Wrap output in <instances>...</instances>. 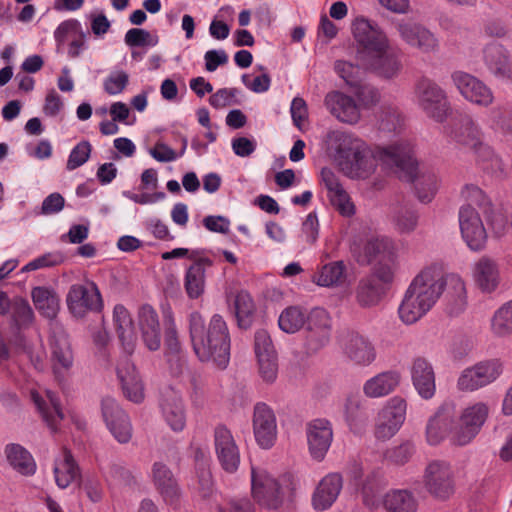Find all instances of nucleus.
Wrapping results in <instances>:
<instances>
[{
	"mask_svg": "<svg viewBox=\"0 0 512 512\" xmlns=\"http://www.w3.org/2000/svg\"><path fill=\"white\" fill-rule=\"evenodd\" d=\"M251 494L255 501L268 509H277L283 503V493L278 481L266 469L251 466Z\"/></svg>",
	"mask_w": 512,
	"mask_h": 512,
	"instance_id": "nucleus-8",
	"label": "nucleus"
},
{
	"mask_svg": "<svg viewBox=\"0 0 512 512\" xmlns=\"http://www.w3.org/2000/svg\"><path fill=\"white\" fill-rule=\"evenodd\" d=\"M252 422L257 444L262 449H270L277 439V420L274 411L265 403H257Z\"/></svg>",
	"mask_w": 512,
	"mask_h": 512,
	"instance_id": "nucleus-18",
	"label": "nucleus"
},
{
	"mask_svg": "<svg viewBox=\"0 0 512 512\" xmlns=\"http://www.w3.org/2000/svg\"><path fill=\"white\" fill-rule=\"evenodd\" d=\"M117 375L124 395L130 401L140 403L144 399L143 384L134 365L127 357L118 363Z\"/></svg>",
	"mask_w": 512,
	"mask_h": 512,
	"instance_id": "nucleus-33",
	"label": "nucleus"
},
{
	"mask_svg": "<svg viewBox=\"0 0 512 512\" xmlns=\"http://www.w3.org/2000/svg\"><path fill=\"white\" fill-rule=\"evenodd\" d=\"M50 349L55 373L69 370L73 365V353L67 334L62 329H54L50 338Z\"/></svg>",
	"mask_w": 512,
	"mask_h": 512,
	"instance_id": "nucleus-34",
	"label": "nucleus"
},
{
	"mask_svg": "<svg viewBox=\"0 0 512 512\" xmlns=\"http://www.w3.org/2000/svg\"><path fill=\"white\" fill-rule=\"evenodd\" d=\"M400 374L385 371L368 379L363 385V392L369 398H380L392 393L400 383Z\"/></svg>",
	"mask_w": 512,
	"mask_h": 512,
	"instance_id": "nucleus-39",
	"label": "nucleus"
},
{
	"mask_svg": "<svg viewBox=\"0 0 512 512\" xmlns=\"http://www.w3.org/2000/svg\"><path fill=\"white\" fill-rule=\"evenodd\" d=\"M10 310H12V319L18 327L28 326L34 319L32 308L23 298H16Z\"/></svg>",
	"mask_w": 512,
	"mask_h": 512,
	"instance_id": "nucleus-56",
	"label": "nucleus"
},
{
	"mask_svg": "<svg viewBox=\"0 0 512 512\" xmlns=\"http://www.w3.org/2000/svg\"><path fill=\"white\" fill-rule=\"evenodd\" d=\"M352 34L358 46L357 59L365 70L385 80L400 75L403 67L400 56L375 21L357 17L352 23Z\"/></svg>",
	"mask_w": 512,
	"mask_h": 512,
	"instance_id": "nucleus-2",
	"label": "nucleus"
},
{
	"mask_svg": "<svg viewBox=\"0 0 512 512\" xmlns=\"http://www.w3.org/2000/svg\"><path fill=\"white\" fill-rule=\"evenodd\" d=\"M414 451L415 448L413 443L405 441L397 446L387 449L384 453V457L393 464L403 465L410 460Z\"/></svg>",
	"mask_w": 512,
	"mask_h": 512,
	"instance_id": "nucleus-57",
	"label": "nucleus"
},
{
	"mask_svg": "<svg viewBox=\"0 0 512 512\" xmlns=\"http://www.w3.org/2000/svg\"><path fill=\"white\" fill-rule=\"evenodd\" d=\"M438 25L443 32L451 37H462L468 31L458 17L447 13L440 15Z\"/></svg>",
	"mask_w": 512,
	"mask_h": 512,
	"instance_id": "nucleus-61",
	"label": "nucleus"
},
{
	"mask_svg": "<svg viewBox=\"0 0 512 512\" xmlns=\"http://www.w3.org/2000/svg\"><path fill=\"white\" fill-rule=\"evenodd\" d=\"M92 151V146L88 141L79 142L70 152L66 168L72 171L87 162Z\"/></svg>",
	"mask_w": 512,
	"mask_h": 512,
	"instance_id": "nucleus-60",
	"label": "nucleus"
},
{
	"mask_svg": "<svg viewBox=\"0 0 512 512\" xmlns=\"http://www.w3.org/2000/svg\"><path fill=\"white\" fill-rule=\"evenodd\" d=\"M165 322V343L172 353H178L180 344L178 341L177 329L174 321V316L170 310L164 312Z\"/></svg>",
	"mask_w": 512,
	"mask_h": 512,
	"instance_id": "nucleus-64",
	"label": "nucleus"
},
{
	"mask_svg": "<svg viewBox=\"0 0 512 512\" xmlns=\"http://www.w3.org/2000/svg\"><path fill=\"white\" fill-rule=\"evenodd\" d=\"M472 276L475 285L483 293L494 292L501 283L499 264L488 256H482L474 263Z\"/></svg>",
	"mask_w": 512,
	"mask_h": 512,
	"instance_id": "nucleus-26",
	"label": "nucleus"
},
{
	"mask_svg": "<svg viewBox=\"0 0 512 512\" xmlns=\"http://www.w3.org/2000/svg\"><path fill=\"white\" fill-rule=\"evenodd\" d=\"M163 419L174 432H181L186 427V411L182 397L173 390L163 395L160 403Z\"/></svg>",
	"mask_w": 512,
	"mask_h": 512,
	"instance_id": "nucleus-30",
	"label": "nucleus"
},
{
	"mask_svg": "<svg viewBox=\"0 0 512 512\" xmlns=\"http://www.w3.org/2000/svg\"><path fill=\"white\" fill-rule=\"evenodd\" d=\"M213 265L212 260L206 257L196 259L190 265L184 277V288L189 298H199L205 290V271Z\"/></svg>",
	"mask_w": 512,
	"mask_h": 512,
	"instance_id": "nucleus-38",
	"label": "nucleus"
},
{
	"mask_svg": "<svg viewBox=\"0 0 512 512\" xmlns=\"http://www.w3.org/2000/svg\"><path fill=\"white\" fill-rule=\"evenodd\" d=\"M397 256L393 255L391 258L381 259L375 263L372 268V272L368 278H374L373 280L381 284L384 288L390 285L395 277L397 269Z\"/></svg>",
	"mask_w": 512,
	"mask_h": 512,
	"instance_id": "nucleus-52",
	"label": "nucleus"
},
{
	"mask_svg": "<svg viewBox=\"0 0 512 512\" xmlns=\"http://www.w3.org/2000/svg\"><path fill=\"white\" fill-rule=\"evenodd\" d=\"M412 160L415 165V175L408 182H415V189L418 199L423 203H429L434 198L438 187L439 179L434 173H422L418 175L417 162L412 156ZM407 181V179H404Z\"/></svg>",
	"mask_w": 512,
	"mask_h": 512,
	"instance_id": "nucleus-46",
	"label": "nucleus"
},
{
	"mask_svg": "<svg viewBox=\"0 0 512 512\" xmlns=\"http://www.w3.org/2000/svg\"><path fill=\"white\" fill-rule=\"evenodd\" d=\"M63 261L64 256L62 253L58 251L48 252L28 262L22 267L21 271L30 272L38 269L50 268L62 264Z\"/></svg>",
	"mask_w": 512,
	"mask_h": 512,
	"instance_id": "nucleus-58",
	"label": "nucleus"
},
{
	"mask_svg": "<svg viewBox=\"0 0 512 512\" xmlns=\"http://www.w3.org/2000/svg\"><path fill=\"white\" fill-rule=\"evenodd\" d=\"M214 446L223 469L230 473L235 472L240 464V453L231 431L226 426L215 427Z\"/></svg>",
	"mask_w": 512,
	"mask_h": 512,
	"instance_id": "nucleus-23",
	"label": "nucleus"
},
{
	"mask_svg": "<svg viewBox=\"0 0 512 512\" xmlns=\"http://www.w3.org/2000/svg\"><path fill=\"white\" fill-rule=\"evenodd\" d=\"M483 62L493 77L512 84V59L503 44H487L483 49Z\"/></svg>",
	"mask_w": 512,
	"mask_h": 512,
	"instance_id": "nucleus-22",
	"label": "nucleus"
},
{
	"mask_svg": "<svg viewBox=\"0 0 512 512\" xmlns=\"http://www.w3.org/2000/svg\"><path fill=\"white\" fill-rule=\"evenodd\" d=\"M490 126L497 131H512V108L508 105H498L489 111Z\"/></svg>",
	"mask_w": 512,
	"mask_h": 512,
	"instance_id": "nucleus-54",
	"label": "nucleus"
},
{
	"mask_svg": "<svg viewBox=\"0 0 512 512\" xmlns=\"http://www.w3.org/2000/svg\"><path fill=\"white\" fill-rule=\"evenodd\" d=\"M31 297L39 313L48 319H54L60 309V300L57 293L45 286L32 289Z\"/></svg>",
	"mask_w": 512,
	"mask_h": 512,
	"instance_id": "nucleus-42",
	"label": "nucleus"
},
{
	"mask_svg": "<svg viewBox=\"0 0 512 512\" xmlns=\"http://www.w3.org/2000/svg\"><path fill=\"white\" fill-rule=\"evenodd\" d=\"M153 482L167 504L174 505L181 496L177 480L171 470L161 462H155L152 467Z\"/></svg>",
	"mask_w": 512,
	"mask_h": 512,
	"instance_id": "nucleus-35",
	"label": "nucleus"
},
{
	"mask_svg": "<svg viewBox=\"0 0 512 512\" xmlns=\"http://www.w3.org/2000/svg\"><path fill=\"white\" fill-rule=\"evenodd\" d=\"M113 325L125 352L131 354L136 345L134 324L129 311L121 304L113 309Z\"/></svg>",
	"mask_w": 512,
	"mask_h": 512,
	"instance_id": "nucleus-37",
	"label": "nucleus"
},
{
	"mask_svg": "<svg viewBox=\"0 0 512 512\" xmlns=\"http://www.w3.org/2000/svg\"><path fill=\"white\" fill-rule=\"evenodd\" d=\"M459 226L463 240L473 251L482 250L487 242V233L479 213L470 205L459 210Z\"/></svg>",
	"mask_w": 512,
	"mask_h": 512,
	"instance_id": "nucleus-15",
	"label": "nucleus"
},
{
	"mask_svg": "<svg viewBox=\"0 0 512 512\" xmlns=\"http://www.w3.org/2000/svg\"><path fill=\"white\" fill-rule=\"evenodd\" d=\"M189 332L193 349L201 361H212L224 369L230 360V334L226 321L214 314L207 326L199 312L189 316Z\"/></svg>",
	"mask_w": 512,
	"mask_h": 512,
	"instance_id": "nucleus-3",
	"label": "nucleus"
},
{
	"mask_svg": "<svg viewBox=\"0 0 512 512\" xmlns=\"http://www.w3.org/2000/svg\"><path fill=\"white\" fill-rule=\"evenodd\" d=\"M326 143L337 152L341 171L351 179L369 178L378 162L400 179L411 180L415 175L412 144L406 139L379 147L376 154L360 139L338 130L326 134Z\"/></svg>",
	"mask_w": 512,
	"mask_h": 512,
	"instance_id": "nucleus-1",
	"label": "nucleus"
},
{
	"mask_svg": "<svg viewBox=\"0 0 512 512\" xmlns=\"http://www.w3.org/2000/svg\"><path fill=\"white\" fill-rule=\"evenodd\" d=\"M407 402L395 396L390 398L378 412L374 435L379 440L392 438L402 427L406 419Z\"/></svg>",
	"mask_w": 512,
	"mask_h": 512,
	"instance_id": "nucleus-9",
	"label": "nucleus"
},
{
	"mask_svg": "<svg viewBox=\"0 0 512 512\" xmlns=\"http://www.w3.org/2000/svg\"><path fill=\"white\" fill-rule=\"evenodd\" d=\"M413 386L423 399H431L435 395V373L430 362L424 358H416L411 366Z\"/></svg>",
	"mask_w": 512,
	"mask_h": 512,
	"instance_id": "nucleus-31",
	"label": "nucleus"
},
{
	"mask_svg": "<svg viewBox=\"0 0 512 512\" xmlns=\"http://www.w3.org/2000/svg\"><path fill=\"white\" fill-rule=\"evenodd\" d=\"M394 27L401 41L407 46L423 54H435L439 51L440 41L437 35L425 25L400 19L394 23Z\"/></svg>",
	"mask_w": 512,
	"mask_h": 512,
	"instance_id": "nucleus-7",
	"label": "nucleus"
},
{
	"mask_svg": "<svg viewBox=\"0 0 512 512\" xmlns=\"http://www.w3.org/2000/svg\"><path fill=\"white\" fill-rule=\"evenodd\" d=\"M373 279L365 277L360 280L357 286L356 300L361 307L369 308L376 306L385 294V288Z\"/></svg>",
	"mask_w": 512,
	"mask_h": 512,
	"instance_id": "nucleus-44",
	"label": "nucleus"
},
{
	"mask_svg": "<svg viewBox=\"0 0 512 512\" xmlns=\"http://www.w3.org/2000/svg\"><path fill=\"white\" fill-rule=\"evenodd\" d=\"M305 433L310 456L322 461L333 441L332 424L324 418L313 419L306 424Z\"/></svg>",
	"mask_w": 512,
	"mask_h": 512,
	"instance_id": "nucleus-17",
	"label": "nucleus"
},
{
	"mask_svg": "<svg viewBox=\"0 0 512 512\" xmlns=\"http://www.w3.org/2000/svg\"><path fill=\"white\" fill-rule=\"evenodd\" d=\"M342 351L346 360L353 366L367 367L376 359V349L365 336L352 333L342 342Z\"/></svg>",
	"mask_w": 512,
	"mask_h": 512,
	"instance_id": "nucleus-21",
	"label": "nucleus"
},
{
	"mask_svg": "<svg viewBox=\"0 0 512 512\" xmlns=\"http://www.w3.org/2000/svg\"><path fill=\"white\" fill-rule=\"evenodd\" d=\"M491 332L500 338L512 336V300L502 304L493 314Z\"/></svg>",
	"mask_w": 512,
	"mask_h": 512,
	"instance_id": "nucleus-49",
	"label": "nucleus"
},
{
	"mask_svg": "<svg viewBox=\"0 0 512 512\" xmlns=\"http://www.w3.org/2000/svg\"><path fill=\"white\" fill-rule=\"evenodd\" d=\"M402 123L401 114L395 107H382L379 113V129L382 131H396Z\"/></svg>",
	"mask_w": 512,
	"mask_h": 512,
	"instance_id": "nucleus-62",
	"label": "nucleus"
},
{
	"mask_svg": "<svg viewBox=\"0 0 512 512\" xmlns=\"http://www.w3.org/2000/svg\"><path fill=\"white\" fill-rule=\"evenodd\" d=\"M138 326L145 346L156 351L161 345V327L156 310L148 305H142L138 311Z\"/></svg>",
	"mask_w": 512,
	"mask_h": 512,
	"instance_id": "nucleus-28",
	"label": "nucleus"
},
{
	"mask_svg": "<svg viewBox=\"0 0 512 512\" xmlns=\"http://www.w3.org/2000/svg\"><path fill=\"white\" fill-rule=\"evenodd\" d=\"M82 24L77 19H68L61 22L55 29L53 36L57 47H62L66 42L81 36L84 33Z\"/></svg>",
	"mask_w": 512,
	"mask_h": 512,
	"instance_id": "nucleus-53",
	"label": "nucleus"
},
{
	"mask_svg": "<svg viewBox=\"0 0 512 512\" xmlns=\"http://www.w3.org/2000/svg\"><path fill=\"white\" fill-rule=\"evenodd\" d=\"M321 181L327 190V196L331 205L344 217H351L355 214V205L340 182L339 177L330 169L321 170Z\"/></svg>",
	"mask_w": 512,
	"mask_h": 512,
	"instance_id": "nucleus-24",
	"label": "nucleus"
},
{
	"mask_svg": "<svg viewBox=\"0 0 512 512\" xmlns=\"http://www.w3.org/2000/svg\"><path fill=\"white\" fill-rule=\"evenodd\" d=\"M383 505L387 512H416L417 500L407 490H392L383 499Z\"/></svg>",
	"mask_w": 512,
	"mask_h": 512,
	"instance_id": "nucleus-45",
	"label": "nucleus"
},
{
	"mask_svg": "<svg viewBox=\"0 0 512 512\" xmlns=\"http://www.w3.org/2000/svg\"><path fill=\"white\" fill-rule=\"evenodd\" d=\"M102 416L113 437L122 444L132 438V425L127 414L115 399L106 397L102 400Z\"/></svg>",
	"mask_w": 512,
	"mask_h": 512,
	"instance_id": "nucleus-19",
	"label": "nucleus"
},
{
	"mask_svg": "<svg viewBox=\"0 0 512 512\" xmlns=\"http://www.w3.org/2000/svg\"><path fill=\"white\" fill-rule=\"evenodd\" d=\"M345 419L353 433L361 434L368 425L369 416L358 401L349 399L345 405Z\"/></svg>",
	"mask_w": 512,
	"mask_h": 512,
	"instance_id": "nucleus-50",
	"label": "nucleus"
},
{
	"mask_svg": "<svg viewBox=\"0 0 512 512\" xmlns=\"http://www.w3.org/2000/svg\"><path fill=\"white\" fill-rule=\"evenodd\" d=\"M328 111L340 122L355 125L361 119V112L355 100L342 92H329L324 99Z\"/></svg>",
	"mask_w": 512,
	"mask_h": 512,
	"instance_id": "nucleus-25",
	"label": "nucleus"
},
{
	"mask_svg": "<svg viewBox=\"0 0 512 512\" xmlns=\"http://www.w3.org/2000/svg\"><path fill=\"white\" fill-rule=\"evenodd\" d=\"M128 81L129 76L125 71L111 72L104 80V90L109 95L120 94L126 88Z\"/></svg>",
	"mask_w": 512,
	"mask_h": 512,
	"instance_id": "nucleus-63",
	"label": "nucleus"
},
{
	"mask_svg": "<svg viewBox=\"0 0 512 512\" xmlns=\"http://www.w3.org/2000/svg\"><path fill=\"white\" fill-rule=\"evenodd\" d=\"M66 303L69 311L77 318H82L89 311L99 310L102 307L100 291L93 281L73 284L67 293Z\"/></svg>",
	"mask_w": 512,
	"mask_h": 512,
	"instance_id": "nucleus-13",
	"label": "nucleus"
},
{
	"mask_svg": "<svg viewBox=\"0 0 512 512\" xmlns=\"http://www.w3.org/2000/svg\"><path fill=\"white\" fill-rule=\"evenodd\" d=\"M117 375L124 395L130 401L140 403L144 399L143 384L134 365L127 357L118 363Z\"/></svg>",
	"mask_w": 512,
	"mask_h": 512,
	"instance_id": "nucleus-32",
	"label": "nucleus"
},
{
	"mask_svg": "<svg viewBox=\"0 0 512 512\" xmlns=\"http://www.w3.org/2000/svg\"><path fill=\"white\" fill-rule=\"evenodd\" d=\"M448 136L456 145L471 150L478 157L491 158L495 165L500 166L501 161L493 156L491 148L483 141V133L478 123L471 117H464L449 132Z\"/></svg>",
	"mask_w": 512,
	"mask_h": 512,
	"instance_id": "nucleus-6",
	"label": "nucleus"
},
{
	"mask_svg": "<svg viewBox=\"0 0 512 512\" xmlns=\"http://www.w3.org/2000/svg\"><path fill=\"white\" fill-rule=\"evenodd\" d=\"M489 413L488 406L483 402L474 403L461 412L454 426L453 442L466 445L479 433Z\"/></svg>",
	"mask_w": 512,
	"mask_h": 512,
	"instance_id": "nucleus-12",
	"label": "nucleus"
},
{
	"mask_svg": "<svg viewBox=\"0 0 512 512\" xmlns=\"http://www.w3.org/2000/svg\"><path fill=\"white\" fill-rule=\"evenodd\" d=\"M255 307L251 296L245 292L237 293L234 300V313L240 328H248L252 324Z\"/></svg>",
	"mask_w": 512,
	"mask_h": 512,
	"instance_id": "nucleus-51",
	"label": "nucleus"
},
{
	"mask_svg": "<svg viewBox=\"0 0 512 512\" xmlns=\"http://www.w3.org/2000/svg\"><path fill=\"white\" fill-rule=\"evenodd\" d=\"M444 282L446 311L451 316L461 314L467 307V290L463 279L457 274H442Z\"/></svg>",
	"mask_w": 512,
	"mask_h": 512,
	"instance_id": "nucleus-29",
	"label": "nucleus"
},
{
	"mask_svg": "<svg viewBox=\"0 0 512 512\" xmlns=\"http://www.w3.org/2000/svg\"><path fill=\"white\" fill-rule=\"evenodd\" d=\"M453 409L450 406H442L438 411L428 420L426 427L427 441L431 445H437L449 432L453 434Z\"/></svg>",
	"mask_w": 512,
	"mask_h": 512,
	"instance_id": "nucleus-36",
	"label": "nucleus"
},
{
	"mask_svg": "<svg viewBox=\"0 0 512 512\" xmlns=\"http://www.w3.org/2000/svg\"><path fill=\"white\" fill-rule=\"evenodd\" d=\"M350 250L360 264H369L374 260L379 261L396 255L394 242L385 236L371 237L363 244L354 239Z\"/></svg>",
	"mask_w": 512,
	"mask_h": 512,
	"instance_id": "nucleus-16",
	"label": "nucleus"
},
{
	"mask_svg": "<svg viewBox=\"0 0 512 512\" xmlns=\"http://www.w3.org/2000/svg\"><path fill=\"white\" fill-rule=\"evenodd\" d=\"M444 292L442 272L426 267L411 281L398 308L401 321L414 324L426 315Z\"/></svg>",
	"mask_w": 512,
	"mask_h": 512,
	"instance_id": "nucleus-4",
	"label": "nucleus"
},
{
	"mask_svg": "<svg viewBox=\"0 0 512 512\" xmlns=\"http://www.w3.org/2000/svg\"><path fill=\"white\" fill-rule=\"evenodd\" d=\"M414 100L427 117L444 122L450 114L446 92L435 81L422 77L414 85Z\"/></svg>",
	"mask_w": 512,
	"mask_h": 512,
	"instance_id": "nucleus-5",
	"label": "nucleus"
},
{
	"mask_svg": "<svg viewBox=\"0 0 512 512\" xmlns=\"http://www.w3.org/2000/svg\"><path fill=\"white\" fill-rule=\"evenodd\" d=\"M451 79L460 95L466 101L484 108L494 103V92L476 76L464 71H455L451 74Z\"/></svg>",
	"mask_w": 512,
	"mask_h": 512,
	"instance_id": "nucleus-11",
	"label": "nucleus"
},
{
	"mask_svg": "<svg viewBox=\"0 0 512 512\" xmlns=\"http://www.w3.org/2000/svg\"><path fill=\"white\" fill-rule=\"evenodd\" d=\"M502 372L503 367L499 360L482 361L461 372L457 387L460 391H476L493 383Z\"/></svg>",
	"mask_w": 512,
	"mask_h": 512,
	"instance_id": "nucleus-10",
	"label": "nucleus"
},
{
	"mask_svg": "<svg viewBox=\"0 0 512 512\" xmlns=\"http://www.w3.org/2000/svg\"><path fill=\"white\" fill-rule=\"evenodd\" d=\"M124 40L130 47H154L159 42L157 35H152L149 31L139 28H132L128 30L125 34Z\"/></svg>",
	"mask_w": 512,
	"mask_h": 512,
	"instance_id": "nucleus-55",
	"label": "nucleus"
},
{
	"mask_svg": "<svg viewBox=\"0 0 512 512\" xmlns=\"http://www.w3.org/2000/svg\"><path fill=\"white\" fill-rule=\"evenodd\" d=\"M8 463L13 469L23 475L35 473L36 464L31 454L19 444H9L5 448Z\"/></svg>",
	"mask_w": 512,
	"mask_h": 512,
	"instance_id": "nucleus-43",
	"label": "nucleus"
},
{
	"mask_svg": "<svg viewBox=\"0 0 512 512\" xmlns=\"http://www.w3.org/2000/svg\"><path fill=\"white\" fill-rule=\"evenodd\" d=\"M306 322L307 317L305 309L296 305L286 307L278 317L280 330L287 334L299 332L305 326Z\"/></svg>",
	"mask_w": 512,
	"mask_h": 512,
	"instance_id": "nucleus-47",
	"label": "nucleus"
},
{
	"mask_svg": "<svg viewBox=\"0 0 512 512\" xmlns=\"http://www.w3.org/2000/svg\"><path fill=\"white\" fill-rule=\"evenodd\" d=\"M32 398L47 426L51 431H56L64 417L57 395L52 391H47L46 399L36 393H32Z\"/></svg>",
	"mask_w": 512,
	"mask_h": 512,
	"instance_id": "nucleus-40",
	"label": "nucleus"
},
{
	"mask_svg": "<svg viewBox=\"0 0 512 512\" xmlns=\"http://www.w3.org/2000/svg\"><path fill=\"white\" fill-rule=\"evenodd\" d=\"M307 334L305 338V348L308 353H316L324 348L331 337V317L329 313L322 308H314L306 313Z\"/></svg>",
	"mask_w": 512,
	"mask_h": 512,
	"instance_id": "nucleus-14",
	"label": "nucleus"
},
{
	"mask_svg": "<svg viewBox=\"0 0 512 512\" xmlns=\"http://www.w3.org/2000/svg\"><path fill=\"white\" fill-rule=\"evenodd\" d=\"M346 267L343 261L331 262L324 265L321 270L313 276V281L319 286H338L345 282Z\"/></svg>",
	"mask_w": 512,
	"mask_h": 512,
	"instance_id": "nucleus-48",
	"label": "nucleus"
},
{
	"mask_svg": "<svg viewBox=\"0 0 512 512\" xmlns=\"http://www.w3.org/2000/svg\"><path fill=\"white\" fill-rule=\"evenodd\" d=\"M427 490L436 497L447 498L453 493V473L448 463L433 461L428 464L424 475Z\"/></svg>",
	"mask_w": 512,
	"mask_h": 512,
	"instance_id": "nucleus-20",
	"label": "nucleus"
},
{
	"mask_svg": "<svg viewBox=\"0 0 512 512\" xmlns=\"http://www.w3.org/2000/svg\"><path fill=\"white\" fill-rule=\"evenodd\" d=\"M254 351L256 359L277 356L271 336L266 330H258L255 333Z\"/></svg>",
	"mask_w": 512,
	"mask_h": 512,
	"instance_id": "nucleus-59",
	"label": "nucleus"
},
{
	"mask_svg": "<svg viewBox=\"0 0 512 512\" xmlns=\"http://www.w3.org/2000/svg\"><path fill=\"white\" fill-rule=\"evenodd\" d=\"M342 486L343 481L340 474H327L320 480L312 494V507L316 511H325L329 509L337 500Z\"/></svg>",
	"mask_w": 512,
	"mask_h": 512,
	"instance_id": "nucleus-27",
	"label": "nucleus"
},
{
	"mask_svg": "<svg viewBox=\"0 0 512 512\" xmlns=\"http://www.w3.org/2000/svg\"><path fill=\"white\" fill-rule=\"evenodd\" d=\"M53 471L55 482L61 489L67 488L80 477L79 467L67 449H63L61 456L55 460Z\"/></svg>",
	"mask_w": 512,
	"mask_h": 512,
	"instance_id": "nucleus-41",
	"label": "nucleus"
}]
</instances>
